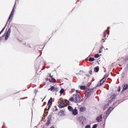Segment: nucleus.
Segmentation results:
<instances>
[{
    "label": "nucleus",
    "mask_w": 128,
    "mask_h": 128,
    "mask_svg": "<svg viewBox=\"0 0 128 128\" xmlns=\"http://www.w3.org/2000/svg\"><path fill=\"white\" fill-rule=\"evenodd\" d=\"M89 62H94V58H90L88 60Z\"/></svg>",
    "instance_id": "20"
},
{
    "label": "nucleus",
    "mask_w": 128,
    "mask_h": 128,
    "mask_svg": "<svg viewBox=\"0 0 128 128\" xmlns=\"http://www.w3.org/2000/svg\"><path fill=\"white\" fill-rule=\"evenodd\" d=\"M98 128V124H94V126H92V128Z\"/></svg>",
    "instance_id": "27"
},
{
    "label": "nucleus",
    "mask_w": 128,
    "mask_h": 128,
    "mask_svg": "<svg viewBox=\"0 0 128 128\" xmlns=\"http://www.w3.org/2000/svg\"><path fill=\"white\" fill-rule=\"evenodd\" d=\"M106 50H108V48H106Z\"/></svg>",
    "instance_id": "39"
},
{
    "label": "nucleus",
    "mask_w": 128,
    "mask_h": 128,
    "mask_svg": "<svg viewBox=\"0 0 128 128\" xmlns=\"http://www.w3.org/2000/svg\"><path fill=\"white\" fill-rule=\"evenodd\" d=\"M76 94H73V96L71 97L69 100L72 102H82V99L78 94H80V91L78 90H76Z\"/></svg>",
    "instance_id": "1"
},
{
    "label": "nucleus",
    "mask_w": 128,
    "mask_h": 128,
    "mask_svg": "<svg viewBox=\"0 0 128 128\" xmlns=\"http://www.w3.org/2000/svg\"><path fill=\"white\" fill-rule=\"evenodd\" d=\"M64 88H62L60 90V94H64Z\"/></svg>",
    "instance_id": "21"
},
{
    "label": "nucleus",
    "mask_w": 128,
    "mask_h": 128,
    "mask_svg": "<svg viewBox=\"0 0 128 128\" xmlns=\"http://www.w3.org/2000/svg\"><path fill=\"white\" fill-rule=\"evenodd\" d=\"M116 98V95H112L111 96V98H112V100H114V98Z\"/></svg>",
    "instance_id": "26"
},
{
    "label": "nucleus",
    "mask_w": 128,
    "mask_h": 128,
    "mask_svg": "<svg viewBox=\"0 0 128 128\" xmlns=\"http://www.w3.org/2000/svg\"><path fill=\"white\" fill-rule=\"evenodd\" d=\"M78 120H80V122L82 124L86 122V118L82 116H80L78 118Z\"/></svg>",
    "instance_id": "4"
},
{
    "label": "nucleus",
    "mask_w": 128,
    "mask_h": 128,
    "mask_svg": "<svg viewBox=\"0 0 128 128\" xmlns=\"http://www.w3.org/2000/svg\"><path fill=\"white\" fill-rule=\"evenodd\" d=\"M37 92H38V90H37L36 89V90H34V94H37Z\"/></svg>",
    "instance_id": "29"
},
{
    "label": "nucleus",
    "mask_w": 128,
    "mask_h": 128,
    "mask_svg": "<svg viewBox=\"0 0 128 128\" xmlns=\"http://www.w3.org/2000/svg\"><path fill=\"white\" fill-rule=\"evenodd\" d=\"M74 90H75L74 88H72V92H74Z\"/></svg>",
    "instance_id": "32"
},
{
    "label": "nucleus",
    "mask_w": 128,
    "mask_h": 128,
    "mask_svg": "<svg viewBox=\"0 0 128 128\" xmlns=\"http://www.w3.org/2000/svg\"><path fill=\"white\" fill-rule=\"evenodd\" d=\"M1 40H2V38H0V41Z\"/></svg>",
    "instance_id": "38"
},
{
    "label": "nucleus",
    "mask_w": 128,
    "mask_h": 128,
    "mask_svg": "<svg viewBox=\"0 0 128 128\" xmlns=\"http://www.w3.org/2000/svg\"><path fill=\"white\" fill-rule=\"evenodd\" d=\"M102 48H103L102 46L100 48L99 52L100 54H102Z\"/></svg>",
    "instance_id": "23"
},
{
    "label": "nucleus",
    "mask_w": 128,
    "mask_h": 128,
    "mask_svg": "<svg viewBox=\"0 0 128 128\" xmlns=\"http://www.w3.org/2000/svg\"><path fill=\"white\" fill-rule=\"evenodd\" d=\"M104 80H102V79L100 82L98 83L97 86H102V84H104Z\"/></svg>",
    "instance_id": "9"
},
{
    "label": "nucleus",
    "mask_w": 128,
    "mask_h": 128,
    "mask_svg": "<svg viewBox=\"0 0 128 128\" xmlns=\"http://www.w3.org/2000/svg\"><path fill=\"white\" fill-rule=\"evenodd\" d=\"M52 98H50L48 102V110H50V106H52Z\"/></svg>",
    "instance_id": "5"
},
{
    "label": "nucleus",
    "mask_w": 128,
    "mask_h": 128,
    "mask_svg": "<svg viewBox=\"0 0 128 128\" xmlns=\"http://www.w3.org/2000/svg\"><path fill=\"white\" fill-rule=\"evenodd\" d=\"M12 12H14V8L12 9Z\"/></svg>",
    "instance_id": "34"
},
{
    "label": "nucleus",
    "mask_w": 128,
    "mask_h": 128,
    "mask_svg": "<svg viewBox=\"0 0 128 128\" xmlns=\"http://www.w3.org/2000/svg\"><path fill=\"white\" fill-rule=\"evenodd\" d=\"M72 112L74 116H76V114H78V110H76V108L74 110H73Z\"/></svg>",
    "instance_id": "10"
},
{
    "label": "nucleus",
    "mask_w": 128,
    "mask_h": 128,
    "mask_svg": "<svg viewBox=\"0 0 128 128\" xmlns=\"http://www.w3.org/2000/svg\"><path fill=\"white\" fill-rule=\"evenodd\" d=\"M85 128H90V126L87 125V126H86Z\"/></svg>",
    "instance_id": "28"
},
{
    "label": "nucleus",
    "mask_w": 128,
    "mask_h": 128,
    "mask_svg": "<svg viewBox=\"0 0 128 128\" xmlns=\"http://www.w3.org/2000/svg\"><path fill=\"white\" fill-rule=\"evenodd\" d=\"M107 78H108V74H106L102 78V80H104V82H106V80Z\"/></svg>",
    "instance_id": "13"
},
{
    "label": "nucleus",
    "mask_w": 128,
    "mask_h": 128,
    "mask_svg": "<svg viewBox=\"0 0 128 128\" xmlns=\"http://www.w3.org/2000/svg\"><path fill=\"white\" fill-rule=\"evenodd\" d=\"M68 108L70 112H72V110H74V108H72V107L71 106H68Z\"/></svg>",
    "instance_id": "15"
},
{
    "label": "nucleus",
    "mask_w": 128,
    "mask_h": 128,
    "mask_svg": "<svg viewBox=\"0 0 128 128\" xmlns=\"http://www.w3.org/2000/svg\"><path fill=\"white\" fill-rule=\"evenodd\" d=\"M66 106V102H61L59 104L58 107L60 108H64Z\"/></svg>",
    "instance_id": "8"
},
{
    "label": "nucleus",
    "mask_w": 128,
    "mask_h": 128,
    "mask_svg": "<svg viewBox=\"0 0 128 128\" xmlns=\"http://www.w3.org/2000/svg\"><path fill=\"white\" fill-rule=\"evenodd\" d=\"M114 110V108L112 107H110L106 112L104 114V116H106V118H108V115L110 112H112V110Z\"/></svg>",
    "instance_id": "3"
},
{
    "label": "nucleus",
    "mask_w": 128,
    "mask_h": 128,
    "mask_svg": "<svg viewBox=\"0 0 128 128\" xmlns=\"http://www.w3.org/2000/svg\"><path fill=\"white\" fill-rule=\"evenodd\" d=\"M96 120H97L98 122H102V116L100 115V116H98L96 118Z\"/></svg>",
    "instance_id": "7"
},
{
    "label": "nucleus",
    "mask_w": 128,
    "mask_h": 128,
    "mask_svg": "<svg viewBox=\"0 0 128 128\" xmlns=\"http://www.w3.org/2000/svg\"><path fill=\"white\" fill-rule=\"evenodd\" d=\"M80 89L82 90H86V86H82L80 87Z\"/></svg>",
    "instance_id": "17"
},
{
    "label": "nucleus",
    "mask_w": 128,
    "mask_h": 128,
    "mask_svg": "<svg viewBox=\"0 0 128 128\" xmlns=\"http://www.w3.org/2000/svg\"><path fill=\"white\" fill-rule=\"evenodd\" d=\"M50 122H52V120L50 119L48 120L47 122L46 123V126H48Z\"/></svg>",
    "instance_id": "18"
},
{
    "label": "nucleus",
    "mask_w": 128,
    "mask_h": 128,
    "mask_svg": "<svg viewBox=\"0 0 128 128\" xmlns=\"http://www.w3.org/2000/svg\"><path fill=\"white\" fill-rule=\"evenodd\" d=\"M94 58H100V54H96L95 55H94Z\"/></svg>",
    "instance_id": "22"
},
{
    "label": "nucleus",
    "mask_w": 128,
    "mask_h": 128,
    "mask_svg": "<svg viewBox=\"0 0 128 128\" xmlns=\"http://www.w3.org/2000/svg\"><path fill=\"white\" fill-rule=\"evenodd\" d=\"M118 92H120V87H119Z\"/></svg>",
    "instance_id": "31"
},
{
    "label": "nucleus",
    "mask_w": 128,
    "mask_h": 128,
    "mask_svg": "<svg viewBox=\"0 0 128 128\" xmlns=\"http://www.w3.org/2000/svg\"><path fill=\"white\" fill-rule=\"evenodd\" d=\"M12 32V29L10 28H9L8 30V31L7 32H6L4 34L3 36L5 37V40H8V38H10V32Z\"/></svg>",
    "instance_id": "2"
},
{
    "label": "nucleus",
    "mask_w": 128,
    "mask_h": 128,
    "mask_svg": "<svg viewBox=\"0 0 128 128\" xmlns=\"http://www.w3.org/2000/svg\"><path fill=\"white\" fill-rule=\"evenodd\" d=\"M50 76L51 77L52 82H56V80L55 78H53L50 75Z\"/></svg>",
    "instance_id": "16"
},
{
    "label": "nucleus",
    "mask_w": 128,
    "mask_h": 128,
    "mask_svg": "<svg viewBox=\"0 0 128 128\" xmlns=\"http://www.w3.org/2000/svg\"><path fill=\"white\" fill-rule=\"evenodd\" d=\"M4 28H6V26L2 28V30L0 32V34L4 30Z\"/></svg>",
    "instance_id": "25"
},
{
    "label": "nucleus",
    "mask_w": 128,
    "mask_h": 128,
    "mask_svg": "<svg viewBox=\"0 0 128 128\" xmlns=\"http://www.w3.org/2000/svg\"><path fill=\"white\" fill-rule=\"evenodd\" d=\"M6 24H8V22H7V23H6V25L5 26H6Z\"/></svg>",
    "instance_id": "36"
},
{
    "label": "nucleus",
    "mask_w": 128,
    "mask_h": 128,
    "mask_svg": "<svg viewBox=\"0 0 128 128\" xmlns=\"http://www.w3.org/2000/svg\"><path fill=\"white\" fill-rule=\"evenodd\" d=\"M80 112H86V108L84 107H81L80 108Z\"/></svg>",
    "instance_id": "14"
},
{
    "label": "nucleus",
    "mask_w": 128,
    "mask_h": 128,
    "mask_svg": "<svg viewBox=\"0 0 128 128\" xmlns=\"http://www.w3.org/2000/svg\"><path fill=\"white\" fill-rule=\"evenodd\" d=\"M14 12L12 11V12L10 14V16H9V18L8 19V22H12V16H14Z\"/></svg>",
    "instance_id": "6"
},
{
    "label": "nucleus",
    "mask_w": 128,
    "mask_h": 128,
    "mask_svg": "<svg viewBox=\"0 0 128 128\" xmlns=\"http://www.w3.org/2000/svg\"><path fill=\"white\" fill-rule=\"evenodd\" d=\"M108 28H110V27H108Z\"/></svg>",
    "instance_id": "37"
},
{
    "label": "nucleus",
    "mask_w": 128,
    "mask_h": 128,
    "mask_svg": "<svg viewBox=\"0 0 128 128\" xmlns=\"http://www.w3.org/2000/svg\"><path fill=\"white\" fill-rule=\"evenodd\" d=\"M106 31H104V32H103L104 34H106Z\"/></svg>",
    "instance_id": "33"
},
{
    "label": "nucleus",
    "mask_w": 128,
    "mask_h": 128,
    "mask_svg": "<svg viewBox=\"0 0 128 128\" xmlns=\"http://www.w3.org/2000/svg\"><path fill=\"white\" fill-rule=\"evenodd\" d=\"M54 90H55L56 92L58 91V88H54Z\"/></svg>",
    "instance_id": "30"
},
{
    "label": "nucleus",
    "mask_w": 128,
    "mask_h": 128,
    "mask_svg": "<svg viewBox=\"0 0 128 128\" xmlns=\"http://www.w3.org/2000/svg\"><path fill=\"white\" fill-rule=\"evenodd\" d=\"M110 34V30L108 31V34Z\"/></svg>",
    "instance_id": "35"
},
{
    "label": "nucleus",
    "mask_w": 128,
    "mask_h": 128,
    "mask_svg": "<svg viewBox=\"0 0 128 128\" xmlns=\"http://www.w3.org/2000/svg\"><path fill=\"white\" fill-rule=\"evenodd\" d=\"M84 74V71L80 70L78 74Z\"/></svg>",
    "instance_id": "24"
},
{
    "label": "nucleus",
    "mask_w": 128,
    "mask_h": 128,
    "mask_svg": "<svg viewBox=\"0 0 128 128\" xmlns=\"http://www.w3.org/2000/svg\"><path fill=\"white\" fill-rule=\"evenodd\" d=\"M54 86H51L50 88L48 89V90H51V92H52V90H54Z\"/></svg>",
    "instance_id": "19"
},
{
    "label": "nucleus",
    "mask_w": 128,
    "mask_h": 128,
    "mask_svg": "<svg viewBox=\"0 0 128 128\" xmlns=\"http://www.w3.org/2000/svg\"><path fill=\"white\" fill-rule=\"evenodd\" d=\"M98 70H100V68L98 66H96L94 68V72H98Z\"/></svg>",
    "instance_id": "12"
},
{
    "label": "nucleus",
    "mask_w": 128,
    "mask_h": 128,
    "mask_svg": "<svg viewBox=\"0 0 128 128\" xmlns=\"http://www.w3.org/2000/svg\"><path fill=\"white\" fill-rule=\"evenodd\" d=\"M128 84H126L124 86H123V89H122V90L123 91H124L126 90H128Z\"/></svg>",
    "instance_id": "11"
}]
</instances>
